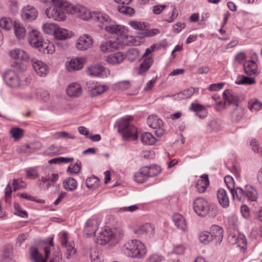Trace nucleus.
I'll return each instance as SVG.
<instances>
[{"label": "nucleus", "mask_w": 262, "mask_h": 262, "mask_svg": "<svg viewBox=\"0 0 262 262\" xmlns=\"http://www.w3.org/2000/svg\"><path fill=\"white\" fill-rule=\"evenodd\" d=\"M96 222L89 220L85 224L84 232L87 236L90 237L95 234V242L97 244L103 245L109 243L113 238L112 230L108 227H105L104 230L98 233L96 235V230L95 227Z\"/></svg>", "instance_id": "2"}, {"label": "nucleus", "mask_w": 262, "mask_h": 262, "mask_svg": "<svg viewBox=\"0 0 262 262\" xmlns=\"http://www.w3.org/2000/svg\"><path fill=\"white\" fill-rule=\"evenodd\" d=\"M73 12L77 14V15L82 19L88 20L90 18L91 12L86 7L82 6H76L72 7Z\"/></svg>", "instance_id": "15"}, {"label": "nucleus", "mask_w": 262, "mask_h": 262, "mask_svg": "<svg viewBox=\"0 0 262 262\" xmlns=\"http://www.w3.org/2000/svg\"><path fill=\"white\" fill-rule=\"evenodd\" d=\"M30 259L32 262H46L42 255L39 252L37 248L31 247L29 249Z\"/></svg>", "instance_id": "21"}, {"label": "nucleus", "mask_w": 262, "mask_h": 262, "mask_svg": "<svg viewBox=\"0 0 262 262\" xmlns=\"http://www.w3.org/2000/svg\"><path fill=\"white\" fill-rule=\"evenodd\" d=\"M134 233L139 236L145 234L150 236L154 233V226L149 223H146L137 227L134 230Z\"/></svg>", "instance_id": "12"}, {"label": "nucleus", "mask_w": 262, "mask_h": 262, "mask_svg": "<svg viewBox=\"0 0 262 262\" xmlns=\"http://www.w3.org/2000/svg\"><path fill=\"white\" fill-rule=\"evenodd\" d=\"M189 108L190 111L195 112L197 113L198 112H202L204 108V106L198 103H192Z\"/></svg>", "instance_id": "58"}, {"label": "nucleus", "mask_w": 262, "mask_h": 262, "mask_svg": "<svg viewBox=\"0 0 262 262\" xmlns=\"http://www.w3.org/2000/svg\"><path fill=\"white\" fill-rule=\"evenodd\" d=\"M224 181L228 188L231 191L234 188V182L233 178L230 176H226L224 178Z\"/></svg>", "instance_id": "56"}, {"label": "nucleus", "mask_w": 262, "mask_h": 262, "mask_svg": "<svg viewBox=\"0 0 262 262\" xmlns=\"http://www.w3.org/2000/svg\"><path fill=\"white\" fill-rule=\"evenodd\" d=\"M58 27V26L55 24H45L42 26V30L45 33L54 34L55 36Z\"/></svg>", "instance_id": "44"}, {"label": "nucleus", "mask_w": 262, "mask_h": 262, "mask_svg": "<svg viewBox=\"0 0 262 262\" xmlns=\"http://www.w3.org/2000/svg\"><path fill=\"white\" fill-rule=\"evenodd\" d=\"M147 123L149 126L154 129L163 127V121L155 115L150 116L147 118Z\"/></svg>", "instance_id": "25"}, {"label": "nucleus", "mask_w": 262, "mask_h": 262, "mask_svg": "<svg viewBox=\"0 0 262 262\" xmlns=\"http://www.w3.org/2000/svg\"><path fill=\"white\" fill-rule=\"evenodd\" d=\"M210 233L211 234L213 241H214L217 244L221 243L224 234V230L222 227L213 225L211 227Z\"/></svg>", "instance_id": "13"}, {"label": "nucleus", "mask_w": 262, "mask_h": 262, "mask_svg": "<svg viewBox=\"0 0 262 262\" xmlns=\"http://www.w3.org/2000/svg\"><path fill=\"white\" fill-rule=\"evenodd\" d=\"M199 238L200 241L204 244H207L213 241L211 233L206 231L201 232L199 235Z\"/></svg>", "instance_id": "47"}, {"label": "nucleus", "mask_w": 262, "mask_h": 262, "mask_svg": "<svg viewBox=\"0 0 262 262\" xmlns=\"http://www.w3.org/2000/svg\"><path fill=\"white\" fill-rule=\"evenodd\" d=\"M124 253L132 258H142L145 256L147 250L144 244L138 239L128 240L124 245Z\"/></svg>", "instance_id": "5"}, {"label": "nucleus", "mask_w": 262, "mask_h": 262, "mask_svg": "<svg viewBox=\"0 0 262 262\" xmlns=\"http://www.w3.org/2000/svg\"><path fill=\"white\" fill-rule=\"evenodd\" d=\"M146 167H142L140 169V171L135 174L134 180L136 182L139 183H142L147 181L148 178L146 174Z\"/></svg>", "instance_id": "29"}, {"label": "nucleus", "mask_w": 262, "mask_h": 262, "mask_svg": "<svg viewBox=\"0 0 262 262\" xmlns=\"http://www.w3.org/2000/svg\"><path fill=\"white\" fill-rule=\"evenodd\" d=\"M63 186L66 190L73 191L77 188V183L75 179L69 177L63 181Z\"/></svg>", "instance_id": "30"}, {"label": "nucleus", "mask_w": 262, "mask_h": 262, "mask_svg": "<svg viewBox=\"0 0 262 262\" xmlns=\"http://www.w3.org/2000/svg\"><path fill=\"white\" fill-rule=\"evenodd\" d=\"M246 197L251 201H256L258 198L256 189L252 186L246 185L245 187Z\"/></svg>", "instance_id": "26"}, {"label": "nucleus", "mask_w": 262, "mask_h": 262, "mask_svg": "<svg viewBox=\"0 0 262 262\" xmlns=\"http://www.w3.org/2000/svg\"><path fill=\"white\" fill-rule=\"evenodd\" d=\"M139 55V50L135 48H132L128 50L126 57L129 61H133L138 58Z\"/></svg>", "instance_id": "52"}, {"label": "nucleus", "mask_w": 262, "mask_h": 262, "mask_svg": "<svg viewBox=\"0 0 262 262\" xmlns=\"http://www.w3.org/2000/svg\"><path fill=\"white\" fill-rule=\"evenodd\" d=\"M89 91H90V95L92 97H95L105 92L106 90V86L104 85L94 84L91 88L89 87Z\"/></svg>", "instance_id": "32"}, {"label": "nucleus", "mask_w": 262, "mask_h": 262, "mask_svg": "<svg viewBox=\"0 0 262 262\" xmlns=\"http://www.w3.org/2000/svg\"><path fill=\"white\" fill-rule=\"evenodd\" d=\"M117 10L120 13L128 16H132L135 13L134 9L128 5L118 6Z\"/></svg>", "instance_id": "42"}, {"label": "nucleus", "mask_w": 262, "mask_h": 262, "mask_svg": "<svg viewBox=\"0 0 262 262\" xmlns=\"http://www.w3.org/2000/svg\"><path fill=\"white\" fill-rule=\"evenodd\" d=\"M117 88L121 91H124L130 87V83L128 80L122 81L117 83Z\"/></svg>", "instance_id": "57"}, {"label": "nucleus", "mask_w": 262, "mask_h": 262, "mask_svg": "<svg viewBox=\"0 0 262 262\" xmlns=\"http://www.w3.org/2000/svg\"><path fill=\"white\" fill-rule=\"evenodd\" d=\"M13 255V249L11 244L5 245L3 248V257L5 259H11Z\"/></svg>", "instance_id": "43"}, {"label": "nucleus", "mask_w": 262, "mask_h": 262, "mask_svg": "<svg viewBox=\"0 0 262 262\" xmlns=\"http://www.w3.org/2000/svg\"><path fill=\"white\" fill-rule=\"evenodd\" d=\"M129 25L134 29L138 30L141 32L144 31L146 26L145 23H141L135 20H132L129 22Z\"/></svg>", "instance_id": "51"}, {"label": "nucleus", "mask_w": 262, "mask_h": 262, "mask_svg": "<svg viewBox=\"0 0 262 262\" xmlns=\"http://www.w3.org/2000/svg\"><path fill=\"white\" fill-rule=\"evenodd\" d=\"M244 114V109L238 106V107H236V108L233 110L232 117L233 119L236 122H238L242 119Z\"/></svg>", "instance_id": "46"}, {"label": "nucleus", "mask_w": 262, "mask_h": 262, "mask_svg": "<svg viewBox=\"0 0 262 262\" xmlns=\"http://www.w3.org/2000/svg\"><path fill=\"white\" fill-rule=\"evenodd\" d=\"M154 62V59L151 57L145 58L143 62L140 64L138 74L143 75L150 68Z\"/></svg>", "instance_id": "24"}, {"label": "nucleus", "mask_w": 262, "mask_h": 262, "mask_svg": "<svg viewBox=\"0 0 262 262\" xmlns=\"http://www.w3.org/2000/svg\"><path fill=\"white\" fill-rule=\"evenodd\" d=\"M100 180L96 176H93L86 179L85 184L89 189H96L99 185Z\"/></svg>", "instance_id": "40"}, {"label": "nucleus", "mask_w": 262, "mask_h": 262, "mask_svg": "<svg viewBox=\"0 0 262 262\" xmlns=\"http://www.w3.org/2000/svg\"><path fill=\"white\" fill-rule=\"evenodd\" d=\"M201 179L197 181L195 187L200 192H204L209 185L208 175L204 174L201 176Z\"/></svg>", "instance_id": "19"}, {"label": "nucleus", "mask_w": 262, "mask_h": 262, "mask_svg": "<svg viewBox=\"0 0 262 262\" xmlns=\"http://www.w3.org/2000/svg\"><path fill=\"white\" fill-rule=\"evenodd\" d=\"M14 29L16 37L19 39H23L26 35V30L24 27L19 23L15 21Z\"/></svg>", "instance_id": "34"}, {"label": "nucleus", "mask_w": 262, "mask_h": 262, "mask_svg": "<svg viewBox=\"0 0 262 262\" xmlns=\"http://www.w3.org/2000/svg\"><path fill=\"white\" fill-rule=\"evenodd\" d=\"M21 16L22 19L25 21H32L36 18L37 11L33 6L28 5L23 8Z\"/></svg>", "instance_id": "9"}, {"label": "nucleus", "mask_w": 262, "mask_h": 262, "mask_svg": "<svg viewBox=\"0 0 262 262\" xmlns=\"http://www.w3.org/2000/svg\"><path fill=\"white\" fill-rule=\"evenodd\" d=\"M67 250V258L69 259L72 254H74L76 252V249L75 248L74 245L69 244L65 246Z\"/></svg>", "instance_id": "61"}, {"label": "nucleus", "mask_w": 262, "mask_h": 262, "mask_svg": "<svg viewBox=\"0 0 262 262\" xmlns=\"http://www.w3.org/2000/svg\"><path fill=\"white\" fill-rule=\"evenodd\" d=\"M26 174L28 178L31 179H36L39 177V174L37 171L33 168L26 170Z\"/></svg>", "instance_id": "59"}, {"label": "nucleus", "mask_w": 262, "mask_h": 262, "mask_svg": "<svg viewBox=\"0 0 262 262\" xmlns=\"http://www.w3.org/2000/svg\"><path fill=\"white\" fill-rule=\"evenodd\" d=\"M105 69L103 67L95 64L90 66L87 70V73L92 77H102L104 76L103 72Z\"/></svg>", "instance_id": "18"}, {"label": "nucleus", "mask_w": 262, "mask_h": 262, "mask_svg": "<svg viewBox=\"0 0 262 262\" xmlns=\"http://www.w3.org/2000/svg\"><path fill=\"white\" fill-rule=\"evenodd\" d=\"M29 44L43 54H52L55 52V47L52 43L43 41L40 33L33 30L29 34Z\"/></svg>", "instance_id": "3"}, {"label": "nucleus", "mask_w": 262, "mask_h": 262, "mask_svg": "<svg viewBox=\"0 0 262 262\" xmlns=\"http://www.w3.org/2000/svg\"><path fill=\"white\" fill-rule=\"evenodd\" d=\"M236 243L239 247L245 249L247 247V241L246 237L243 234H239L236 238Z\"/></svg>", "instance_id": "53"}, {"label": "nucleus", "mask_w": 262, "mask_h": 262, "mask_svg": "<svg viewBox=\"0 0 262 262\" xmlns=\"http://www.w3.org/2000/svg\"><path fill=\"white\" fill-rule=\"evenodd\" d=\"M141 141L144 144L152 145L156 142V138L150 133L146 132L141 135Z\"/></svg>", "instance_id": "37"}, {"label": "nucleus", "mask_w": 262, "mask_h": 262, "mask_svg": "<svg viewBox=\"0 0 262 262\" xmlns=\"http://www.w3.org/2000/svg\"><path fill=\"white\" fill-rule=\"evenodd\" d=\"M93 39L91 36L84 34L77 40L76 47L79 50L84 51L90 48L93 44Z\"/></svg>", "instance_id": "10"}, {"label": "nucleus", "mask_w": 262, "mask_h": 262, "mask_svg": "<svg viewBox=\"0 0 262 262\" xmlns=\"http://www.w3.org/2000/svg\"><path fill=\"white\" fill-rule=\"evenodd\" d=\"M67 6L64 4L63 0H58L46 10L48 17L57 21L63 20L66 18L63 9Z\"/></svg>", "instance_id": "7"}, {"label": "nucleus", "mask_w": 262, "mask_h": 262, "mask_svg": "<svg viewBox=\"0 0 262 262\" xmlns=\"http://www.w3.org/2000/svg\"><path fill=\"white\" fill-rule=\"evenodd\" d=\"M3 77L6 84L10 87L17 88L20 85V80L19 76L12 70H6L3 75Z\"/></svg>", "instance_id": "8"}, {"label": "nucleus", "mask_w": 262, "mask_h": 262, "mask_svg": "<svg viewBox=\"0 0 262 262\" xmlns=\"http://www.w3.org/2000/svg\"><path fill=\"white\" fill-rule=\"evenodd\" d=\"M90 18L100 23L107 22L110 19L107 15L99 11L92 12Z\"/></svg>", "instance_id": "31"}, {"label": "nucleus", "mask_w": 262, "mask_h": 262, "mask_svg": "<svg viewBox=\"0 0 262 262\" xmlns=\"http://www.w3.org/2000/svg\"><path fill=\"white\" fill-rule=\"evenodd\" d=\"M173 221L177 228L184 231L186 227V224L184 217L181 214L177 213L172 217Z\"/></svg>", "instance_id": "27"}, {"label": "nucleus", "mask_w": 262, "mask_h": 262, "mask_svg": "<svg viewBox=\"0 0 262 262\" xmlns=\"http://www.w3.org/2000/svg\"><path fill=\"white\" fill-rule=\"evenodd\" d=\"M126 55L123 52H116V64L121 63L125 58Z\"/></svg>", "instance_id": "64"}, {"label": "nucleus", "mask_w": 262, "mask_h": 262, "mask_svg": "<svg viewBox=\"0 0 262 262\" xmlns=\"http://www.w3.org/2000/svg\"><path fill=\"white\" fill-rule=\"evenodd\" d=\"M82 90L80 85L77 83H71L67 89V93L71 97H77L82 94Z\"/></svg>", "instance_id": "17"}, {"label": "nucleus", "mask_w": 262, "mask_h": 262, "mask_svg": "<svg viewBox=\"0 0 262 262\" xmlns=\"http://www.w3.org/2000/svg\"><path fill=\"white\" fill-rule=\"evenodd\" d=\"M160 33L159 30L157 29H145L144 31L140 32L138 33V37L140 38H144L145 37H151Z\"/></svg>", "instance_id": "36"}, {"label": "nucleus", "mask_w": 262, "mask_h": 262, "mask_svg": "<svg viewBox=\"0 0 262 262\" xmlns=\"http://www.w3.org/2000/svg\"><path fill=\"white\" fill-rule=\"evenodd\" d=\"M83 66V64L79 58L73 59L71 60L67 66V70L70 72L79 70L82 68Z\"/></svg>", "instance_id": "28"}, {"label": "nucleus", "mask_w": 262, "mask_h": 262, "mask_svg": "<svg viewBox=\"0 0 262 262\" xmlns=\"http://www.w3.org/2000/svg\"><path fill=\"white\" fill-rule=\"evenodd\" d=\"M124 234V231L122 228H116V244L123 238Z\"/></svg>", "instance_id": "60"}, {"label": "nucleus", "mask_w": 262, "mask_h": 262, "mask_svg": "<svg viewBox=\"0 0 262 262\" xmlns=\"http://www.w3.org/2000/svg\"><path fill=\"white\" fill-rule=\"evenodd\" d=\"M223 97L226 103L238 107L239 98L238 95L231 90H226L223 93Z\"/></svg>", "instance_id": "11"}, {"label": "nucleus", "mask_w": 262, "mask_h": 262, "mask_svg": "<svg viewBox=\"0 0 262 262\" xmlns=\"http://www.w3.org/2000/svg\"><path fill=\"white\" fill-rule=\"evenodd\" d=\"M100 50L104 52H110L115 50V42L108 40L102 42L100 46Z\"/></svg>", "instance_id": "38"}, {"label": "nucleus", "mask_w": 262, "mask_h": 262, "mask_svg": "<svg viewBox=\"0 0 262 262\" xmlns=\"http://www.w3.org/2000/svg\"><path fill=\"white\" fill-rule=\"evenodd\" d=\"M232 197L235 199V197L238 200L241 202H243L245 200L246 198L245 190H243L240 187L234 188L230 191Z\"/></svg>", "instance_id": "35"}, {"label": "nucleus", "mask_w": 262, "mask_h": 262, "mask_svg": "<svg viewBox=\"0 0 262 262\" xmlns=\"http://www.w3.org/2000/svg\"><path fill=\"white\" fill-rule=\"evenodd\" d=\"M10 56L16 59H20L21 60L28 61L29 59V54L24 50L15 49L10 52Z\"/></svg>", "instance_id": "22"}, {"label": "nucleus", "mask_w": 262, "mask_h": 262, "mask_svg": "<svg viewBox=\"0 0 262 262\" xmlns=\"http://www.w3.org/2000/svg\"><path fill=\"white\" fill-rule=\"evenodd\" d=\"M133 120L132 116H126L117 122L118 132L124 141H135L138 138L137 127L130 123Z\"/></svg>", "instance_id": "1"}, {"label": "nucleus", "mask_w": 262, "mask_h": 262, "mask_svg": "<svg viewBox=\"0 0 262 262\" xmlns=\"http://www.w3.org/2000/svg\"><path fill=\"white\" fill-rule=\"evenodd\" d=\"M249 107L252 112H257L262 107V103L257 100H254L249 105Z\"/></svg>", "instance_id": "55"}, {"label": "nucleus", "mask_w": 262, "mask_h": 262, "mask_svg": "<svg viewBox=\"0 0 262 262\" xmlns=\"http://www.w3.org/2000/svg\"><path fill=\"white\" fill-rule=\"evenodd\" d=\"M54 36L57 39L64 40L70 38L71 35L69 30L58 27Z\"/></svg>", "instance_id": "33"}, {"label": "nucleus", "mask_w": 262, "mask_h": 262, "mask_svg": "<svg viewBox=\"0 0 262 262\" xmlns=\"http://www.w3.org/2000/svg\"><path fill=\"white\" fill-rule=\"evenodd\" d=\"M14 23L9 17H3L0 19V27L6 30H10L14 27Z\"/></svg>", "instance_id": "41"}, {"label": "nucleus", "mask_w": 262, "mask_h": 262, "mask_svg": "<svg viewBox=\"0 0 262 262\" xmlns=\"http://www.w3.org/2000/svg\"><path fill=\"white\" fill-rule=\"evenodd\" d=\"M53 137L55 139H59L61 138H66L71 139H74L75 136L69 134L66 132H57L53 134Z\"/></svg>", "instance_id": "54"}, {"label": "nucleus", "mask_w": 262, "mask_h": 262, "mask_svg": "<svg viewBox=\"0 0 262 262\" xmlns=\"http://www.w3.org/2000/svg\"><path fill=\"white\" fill-rule=\"evenodd\" d=\"M255 83V81L253 78L247 77L246 76H241L238 77L235 81L237 84H252Z\"/></svg>", "instance_id": "45"}, {"label": "nucleus", "mask_w": 262, "mask_h": 262, "mask_svg": "<svg viewBox=\"0 0 262 262\" xmlns=\"http://www.w3.org/2000/svg\"><path fill=\"white\" fill-rule=\"evenodd\" d=\"M199 93L198 88H190L174 95L176 99H184L191 97L194 93Z\"/></svg>", "instance_id": "23"}, {"label": "nucleus", "mask_w": 262, "mask_h": 262, "mask_svg": "<svg viewBox=\"0 0 262 262\" xmlns=\"http://www.w3.org/2000/svg\"><path fill=\"white\" fill-rule=\"evenodd\" d=\"M116 49L122 48L126 45L138 46L139 42L136 39L132 36L128 37L127 30L124 27L116 25Z\"/></svg>", "instance_id": "6"}, {"label": "nucleus", "mask_w": 262, "mask_h": 262, "mask_svg": "<svg viewBox=\"0 0 262 262\" xmlns=\"http://www.w3.org/2000/svg\"><path fill=\"white\" fill-rule=\"evenodd\" d=\"M143 167L146 168V174L149 177H152L157 176L161 171V168L159 166L156 165H151L150 166H145Z\"/></svg>", "instance_id": "39"}, {"label": "nucleus", "mask_w": 262, "mask_h": 262, "mask_svg": "<svg viewBox=\"0 0 262 262\" xmlns=\"http://www.w3.org/2000/svg\"><path fill=\"white\" fill-rule=\"evenodd\" d=\"M217 197L220 204L223 208H227L229 205V199L226 191L224 189H220L217 192Z\"/></svg>", "instance_id": "20"}, {"label": "nucleus", "mask_w": 262, "mask_h": 262, "mask_svg": "<svg viewBox=\"0 0 262 262\" xmlns=\"http://www.w3.org/2000/svg\"><path fill=\"white\" fill-rule=\"evenodd\" d=\"M193 208L196 214L202 217H205L209 214L211 216H215L218 213L217 206L201 197L197 198L193 201Z\"/></svg>", "instance_id": "4"}, {"label": "nucleus", "mask_w": 262, "mask_h": 262, "mask_svg": "<svg viewBox=\"0 0 262 262\" xmlns=\"http://www.w3.org/2000/svg\"><path fill=\"white\" fill-rule=\"evenodd\" d=\"M32 66L36 73L40 76H45L48 72L47 66L39 60H31Z\"/></svg>", "instance_id": "16"}, {"label": "nucleus", "mask_w": 262, "mask_h": 262, "mask_svg": "<svg viewBox=\"0 0 262 262\" xmlns=\"http://www.w3.org/2000/svg\"><path fill=\"white\" fill-rule=\"evenodd\" d=\"M245 73L249 76H256L257 72V66L255 61L252 60L246 61L243 64Z\"/></svg>", "instance_id": "14"}, {"label": "nucleus", "mask_w": 262, "mask_h": 262, "mask_svg": "<svg viewBox=\"0 0 262 262\" xmlns=\"http://www.w3.org/2000/svg\"><path fill=\"white\" fill-rule=\"evenodd\" d=\"M224 85V83L223 82L211 84L209 85L208 90L210 91H217L222 89Z\"/></svg>", "instance_id": "63"}, {"label": "nucleus", "mask_w": 262, "mask_h": 262, "mask_svg": "<svg viewBox=\"0 0 262 262\" xmlns=\"http://www.w3.org/2000/svg\"><path fill=\"white\" fill-rule=\"evenodd\" d=\"M11 69L15 72V73L17 74L23 72L26 69V66L20 62H14L11 64Z\"/></svg>", "instance_id": "50"}, {"label": "nucleus", "mask_w": 262, "mask_h": 262, "mask_svg": "<svg viewBox=\"0 0 262 262\" xmlns=\"http://www.w3.org/2000/svg\"><path fill=\"white\" fill-rule=\"evenodd\" d=\"M166 8V6L164 5H155L152 7V11L155 14H159Z\"/></svg>", "instance_id": "62"}, {"label": "nucleus", "mask_w": 262, "mask_h": 262, "mask_svg": "<svg viewBox=\"0 0 262 262\" xmlns=\"http://www.w3.org/2000/svg\"><path fill=\"white\" fill-rule=\"evenodd\" d=\"M10 133L12 137L17 140L23 136L24 130L20 128L15 127L11 129Z\"/></svg>", "instance_id": "49"}, {"label": "nucleus", "mask_w": 262, "mask_h": 262, "mask_svg": "<svg viewBox=\"0 0 262 262\" xmlns=\"http://www.w3.org/2000/svg\"><path fill=\"white\" fill-rule=\"evenodd\" d=\"M81 162L77 160L76 163L74 164H70L67 169V172L77 174L79 172L81 169Z\"/></svg>", "instance_id": "48"}]
</instances>
